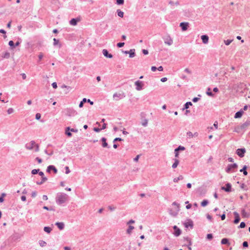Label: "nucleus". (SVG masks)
Masks as SVG:
<instances>
[{
    "label": "nucleus",
    "mask_w": 250,
    "mask_h": 250,
    "mask_svg": "<svg viewBox=\"0 0 250 250\" xmlns=\"http://www.w3.org/2000/svg\"><path fill=\"white\" fill-rule=\"evenodd\" d=\"M125 97V95L124 92L122 93H115L113 95V99L116 101H118L120 99Z\"/></svg>",
    "instance_id": "obj_1"
},
{
    "label": "nucleus",
    "mask_w": 250,
    "mask_h": 250,
    "mask_svg": "<svg viewBox=\"0 0 250 250\" xmlns=\"http://www.w3.org/2000/svg\"><path fill=\"white\" fill-rule=\"evenodd\" d=\"M135 85H136V89L137 91H140L143 89L144 84L142 81H137L135 82Z\"/></svg>",
    "instance_id": "obj_2"
},
{
    "label": "nucleus",
    "mask_w": 250,
    "mask_h": 250,
    "mask_svg": "<svg viewBox=\"0 0 250 250\" xmlns=\"http://www.w3.org/2000/svg\"><path fill=\"white\" fill-rule=\"evenodd\" d=\"M56 202L58 205H62V193L59 192L57 193Z\"/></svg>",
    "instance_id": "obj_3"
},
{
    "label": "nucleus",
    "mask_w": 250,
    "mask_h": 250,
    "mask_svg": "<svg viewBox=\"0 0 250 250\" xmlns=\"http://www.w3.org/2000/svg\"><path fill=\"white\" fill-rule=\"evenodd\" d=\"M51 171H52L55 174H56L58 172L57 169L54 166L49 165L47 167L46 172L48 173H50Z\"/></svg>",
    "instance_id": "obj_4"
},
{
    "label": "nucleus",
    "mask_w": 250,
    "mask_h": 250,
    "mask_svg": "<svg viewBox=\"0 0 250 250\" xmlns=\"http://www.w3.org/2000/svg\"><path fill=\"white\" fill-rule=\"evenodd\" d=\"M246 152V149L245 148H238L236 150V153L241 158L244 156L245 153Z\"/></svg>",
    "instance_id": "obj_5"
},
{
    "label": "nucleus",
    "mask_w": 250,
    "mask_h": 250,
    "mask_svg": "<svg viewBox=\"0 0 250 250\" xmlns=\"http://www.w3.org/2000/svg\"><path fill=\"white\" fill-rule=\"evenodd\" d=\"M164 40L165 43L168 45H171L173 43V40L169 36H167L164 37Z\"/></svg>",
    "instance_id": "obj_6"
},
{
    "label": "nucleus",
    "mask_w": 250,
    "mask_h": 250,
    "mask_svg": "<svg viewBox=\"0 0 250 250\" xmlns=\"http://www.w3.org/2000/svg\"><path fill=\"white\" fill-rule=\"evenodd\" d=\"M237 167V165L235 163L233 164H229L227 168L226 169V171L229 173L231 171L232 169L236 168Z\"/></svg>",
    "instance_id": "obj_7"
},
{
    "label": "nucleus",
    "mask_w": 250,
    "mask_h": 250,
    "mask_svg": "<svg viewBox=\"0 0 250 250\" xmlns=\"http://www.w3.org/2000/svg\"><path fill=\"white\" fill-rule=\"evenodd\" d=\"M35 143L34 141H31L29 143H27L25 145V148L28 150H32L34 147Z\"/></svg>",
    "instance_id": "obj_8"
},
{
    "label": "nucleus",
    "mask_w": 250,
    "mask_h": 250,
    "mask_svg": "<svg viewBox=\"0 0 250 250\" xmlns=\"http://www.w3.org/2000/svg\"><path fill=\"white\" fill-rule=\"evenodd\" d=\"M221 188L222 190H224L226 192H230L231 190V185L230 183H227L226 185V187H222Z\"/></svg>",
    "instance_id": "obj_9"
},
{
    "label": "nucleus",
    "mask_w": 250,
    "mask_h": 250,
    "mask_svg": "<svg viewBox=\"0 0 250 250\" xmlns=\"http://www.w3.org/2000/svg\"><path fill=\"white\" fill-rule=\"evenodd\" d=\"M81 20L80 18H75V19H71L70 21H69V23L70 25H72V26H75L77 25L78 22L80 21Z\"/></svg>",
    "instance_id": "obj_10"
},
{
    "label": "nucleus",
    "mask_w": 250,
    "mask_h": 250,
    "mask_svg": "<svg viewBox=\"0 0 250 250\" xmlns=\"http://www.w3.org/2000/svg\"><path fill=\"white\" fill-rule=\"evenodd\" d=\"M189 23L188 22H181L180 26L182 28L183 31H186L188 29Z\"/></svg>",
    "instance_id": "obj_11"
},
{
    "label": "nucleus",
    "mask_w": 250,
    "mask_h": 250,
    "mask_svg": "<svg viewBox=\"0 0 250 250\" xmlns=\"http://www.w3.org/2000/svg\"><path fill=\"white\" fill-rule=\"evenodd\" d=\"M173 229L175 230V231L174 232V234L176 236H178L181 234V231L176 226H174L173 227Z\"/></svg>",
    "instance_id": "obj_12"
},
{
    "label": "nucleus",
    "mask_w": 250,
    "mask_h": 250,
    "mask_svg": "<svg viewBox=\"0 0 250 250\" xmlns=\"http://www.w3.org/2000/svg\"><path fill=\"white\" fill-rule=\"evenodd\" d=\"M201 39L203 43L207 44L208 43L209 38L207 35H204L201 36Z\"/></svg>",
    "instance_id": "obj_13"
},
{
    "label": "nucleus",
    "mask_w": 250,
    "mask_h": 250,
    "mask_svg": "<svg viewBox=\"0 0 250 250\" xmlns=\"http://www.w3.org/2000/svg\"><path fill=\"white\" fill-rule=\"evenodd\" d=\"M103 54L104 57L108 58H112L113 56L111 54H109L108 51L106 49L103 50Z\"/></svg>",
    "instance_id": "obj_14"
},
{
    "label": "nucleus",
    "mask_w": 250,
    "mask_h": 250,
    "mask_svg": "<svg viewBox=\"0 0 250 250\" xmlns=\"http://www.w3.org/2000/svg\"><path fill=\"white\" fill-rule=\"evenodd\" d=\"M185 227L188 228V227H190L191 228H192L193 224L192 221L191 220H188L187 222L184 223Z\"/></svg>",
    "instance_id": "obj_15"
},
{
    "label": "nucleus",
    "mask_w": 250,
    "mask_h": 250,
    "mask_svg": "<svg viewBox=\"0 0 250 250\" xmlns=\"http://www.w3.org/2000/svg\"><path fill=\"white\" fill-rule=\"evenodd\" d=\"M233 214H234V216H235V219L234 220V224H237L240 221L239 215L238 213H237V212H234Z\"/></svg>",
    "instance_id": "obj_16"
},
{
    "label": "nucleus",
    "mask_w": 250,
    "mask_h": 250,
    "mask_svg": "<svg viewBox=\"0 0 250 250\" xmlns=\"http://www.w3.org/2000/svg\"><path fill=\"white\" fill-rule=\"evenodd\" d=\"M185 149V147L183 146H178V147H177V148H176L175 149V157H178V151L179 150H184Z\"/></svg>",
    "instance_id": "obj_17"
},
{
    "label": "nucleus",
    "mask_w": 250,
    "mask_h": 250,
    "mask_svg": "<svg viewBox=\"0 0 250 250\" xmlns=\"http://www.w3.org/2000/svg\"><path fill=\"white\" fill-rule=\"evenodd\" d=\"M179 209H178V208H175L174 210H173L172 209H170L169 210V214L172 216H176L178 212H179Z\"/></svg>",
    "instance_id": "obj_18"
},
{
    "label": "nucleus",
    "mask_w": 250,
    "mask_h": 250,
    "mask_svg": "<svg viewBox=\"0 0 250 250\" xmlns=\"http://www.w3.org/2000/svg\"><path fill=\"white\" fill-rule=\"evenodd\" d=\"M72 89V88L69 86H66L63 84V93L67 94Z\"/></svg>",
    "instance_id": "obj_19"
},
{
    "label": "nucleus",
    "mask_w": 250,
    "mask_h": 250,
    "mask_svg": "<svg viewBox=\"0 0 250 250\" xmlns=\"http://www.w3.org/2000/svg\"><path fill=\"white\" fill-rule=\"evenodd\" d=\"M134 51H135L134 49H131L129 51H126L125 52V53H126V54L129 53V57L130 58H133L135 55Z\"/></svg>",
    "instance_id": "obj_20"
},
{
    "label": "nucleus",
    "mask_w": 250,
    "mask_h": 250,
    "mask_svg": "<svg viewBox=\"0 0 250 250\" xmlns=\"http://www.w3.org/2000/svg\"><path fill=\"white\" fill-rule=\"evenodd\" d=\"M101 140L102 141V146L103 147H109L108 146V144L106 142V138H102Z\"/></svg>",
    "instance_id": "obj_21"
},
{
    "label": "nucleus",
    "mask_w": 250,
    "mask_h": 250,
    "mask_svg": "<svg viewBox=\"0 0 250 250\" xmlns=\"http://www.w3.org/2000/svg\"><path fill=\"white\" fill-rule=\"evenodd\" d=\"M243 111H242V110H240L239 111H238L235 114V116H234V117L235 118H240L241 117V116H242L243 115Z\"/></svg>",
    "instance_id": "obj_22"
},
{
    "label": "nucleus",
    "mask_w": 250,
    "mask_h": 250,
    "mask_svg": "<svg viewBox=\"0 0 250 250\" xmlns=\"http://www.w3.org/2000/svg\"><path fill=\"white\" fill-rule=\"evenodd\" d=\"M47 180V178L46 177H42V180L40 182L37 181L36 182V183L38 185H41L43 184L45 181Z\"/></svg>",
    "instance_id": "obj_23"
},
{
    "label": "nucleus",
    "mask_w": 250,
    "mask_h": 250,
    "mask_svg": "<svg viewBox=\"0 0 250 250\" xmlns=\"http://www.w3.org/2000/svg\"><path fill=\"white\" fill-rule=\"evenodd\" d=\"M169 4L171 6H174L175 5L177 6L179 5V2L178 0H176V1L170 0L169 1Z\"/></svg>",
    "instance_id": "obj_24"
},
{
    "label": "nucleus",
    "mask_w": 250,
    "mask_h": 250,
    "mask_svg": "<svg viewBox=\"0 0 250 250\" xmlns=\"http://www.w3.org/2000/svg\"><path fill=\"white\" fill-rule=\"evenodd\" d=\"M65 134L66 135H67L69 137L71 136L72 134H71V131L70 130V127H66V128L65 129Z\"/></svg>",
    "instance_id": "obj_25"
},
{
    "label": "nucleus",
    "mask_w": 250,
    "mask_h": 250,
    "mask_svg": "<svg viewBox=\"0 0 250 250\" xmlns=\"http://www.w3.org/2000/svg\"><path fill=\"white\" fill-rule=\"evenodd\" d=\"M221 244L223 245L226 244L229 245L230 244V243L229 242V240L227 238L222 239L221 240Z\"/></svg>",
    "instance_id": "obj_26"
},
{
    "label": "nucleus",
    "mask_w": 250,
    "mask_h": 250,
    "mask_svg": "<svg viewBox=\"0 0 250 250\" xmlns=\"http://www.w3.org/2000/svg\"><path fill=\"white\" fill-rule=\"evenodd\" d=\"M43 230L45 232H46L47 233H49L51 231L52 229L49 227H44L43 228Z\"/></svg>",
    "instance_id": "obj_27"
},
{
    "label": "nucleus",
    "mask_w": 250,
    "mask_h": 250,
    "mask_svg": "<svg viewBox=\"0 0 250 250\" xmlns=\"http://www.w3.org/2000/svg\"><path fill=\"white\" fill-rule=\"evenodd\" d=\"M247 168V167L246 166H244L243 167L242 169H240V172H243V174L245 175H247L248 174V172L247 171H246V169Z\"/></svg>",
    "instance_id": "obj_28"
},
{
    "label": "nucleus",
    "mask_w": 250,
    "mask_h": 250,
    "mask_svg": "<svg viewBox=\"0 0 250 250\" xmlns=\"http://www.w3.org/2000/svg\"><path fill=\"white\" fill-rule=\"evenodd\" d=\"M192 104L191 103V102H187L185 105H184V107L183 108V110H184V109H187L188 107H189V105H192Z\"/></svg>",
    "instance_id": "obj_29"
},
{
    "label": "nucleus",
    "mask_w": 250,
    "mask_h": 250,
    "mask_svg": "<svg viewBox=\"0 0 250 250\" xmlns=\"http://www.w3.org/2000/svg\"><path fill=\"white\" fill-rule=\"evenodd\" d=\"M242 215L244 217H249V215L244 209H243L241 211Z\"/></svg>",
    "instance_id": "obj_30"
},
{
    "label": "nucleus",
    "mask_w": 250,
    "mask_h": 250,
    "mask_svg": "<svg viewBox=\"0 0 250 250\" xmlns=\"http://www.w3.org/2000/svg\"><path fill=\"white\" fill-rule=\"evenodd\" d=\"M134 229V227L132 226H129L128 229L126 230V232L130 234H131L132 230Z\"/></svg>",
    "instance_id": "obj_31"
},
{
    "label": "nucleus",
    "mask_w": 250,
    "mask_h": 250,
    "mask_svg": "<svg viewBox=\"0 0 250 250\" xmlns=\"http://www.w3.org/2000/svg\"><path fill=\"white\" fill-rule=\"evenodd\" d=\"M179 161L178 159H175L174 163L173 164L172 167L173 168H175L178 165Z\"/></svg>",
    "instance_id": "obj_32"
},
{
    "label": "nucleus",
    "mask_w": 250,
    "mask_h": 250,
    "mask_svg": "<svg viewBox=\"0 0 250 250\" xmlns=\"http://www.w3.org/2000/svg\"><path fill=\"white\" fill-rule=\"evenodd\" d=\"M55 225L60 230H62V222H57Z\"/></svg>",
    "instance_id": "obj_33"
},
{
    "label": "nucleus",
    "mask_w": 250,
    "mask_h": 250,
    "mask_svg": "<svg viewBox=\"0 0 250 250\" xmlns=\"http://www.w3.org/2000/svg\"><path fill=\"white\" fill-rule=\"evenodd\" d=\"M87 99L86 98H83V100L80 102L79 104V107L81 108L83 106L84 103L86 102Z\"/></svg>",
    "instance_id": "obj_34"
},
{
    "label": "nucleus",
    "mask_w": 250,
    "mask_h": 250,
    "mask_svg": "<svg viewBox=\"0 0 250 250\" xmlns=\"http://www.w3.org/2000/svg\"><path fill=\"white\" fill-rule=\"evenodd\" d=\"M8 44L11 48L13 49V48H15V43L13 41H10L8 42Z\"/></svg>",
    "instance_id": "obj_35"
},
{
    "label": "nucleus",
    "mask_w": 250,
    "mask_h": 250,
    "mask_svg": "<svg viewBox=\"0 0 250 250\" xmlns=\"http://www.w3.org/2000/svg\"><path fill=\"white\" fill-rule=\"evenodd\" d=\"M183 179V177L182 175L179 176L177 178H175L173 179V181L175 183L178 182L179 180Z\"/></svg>",
    "instance_id": "obj_36"
},
{
    "label": "nucleus",
    "mask_w": 250,
    "mask_h": 250,
    "mask_svg": "<svg viewBox=\"0 0 250 250\" xmlns=\"http://www.w3.org/2000/svg\"><path fill=\"white\" fill-rule=\"evenodd\" d=\"M118 16L121 18H123L124 16V12L120 10H117Z\"/></svg>",
    "instance_id": "obj_37"
},
{
    "label": "nucleus",
    "mask_w": 250,
    "mask_h": 250,
    "mask_svg": "<svg viewBox=\"0 0 250 250\" xmlns=\"http://www.w3.org/2000/svg\"><path fill=\"white\" fill-rule=\"evenodd\" d=\"M208 203V200H203L201 203V205L202 207H205L206 206H207Z\"/></svg>",
    "instance_id": "obj_38"
},
{
    "label": "nucleus",
    "mask_w": 250,
    "mask_h": 250,
    "mask_svg": "<svg viewBox=\"0 0 250 250\" xmlns=\"http://www.w3.org/2000/svg\"><path fill=\"white\" fill-rule=\"evenodd\" d=\"M148 124V120L147 119H144L142 122V125L144 126H146Z\"/></svg>",
    "instance_id": "obj_39"
},
{
    "label": "nucleus",
    "mask_w": 250,
    "mask_h": 250,
    "mask_svg": "<svg viewBox=\"0 0 250 250\" xmlns=\"http://www.w3.org/2000/svg\"><path fill=\"white\" fill-rule=\"evenodd\" d=\"M39 242L40 246L42 247H43L46 245V243L43 240H40Z\"/></svg>",
    "instance_id": "obj_40"
},
{
    "label": "nucleus",
    "mask_w": 250,
    "mask_h": 250,
    "mask_svg": "<svg viewBox=\"0 0 250 250\" xmlns=\"http://www.w3.org/2000/svg\"><path fill=\"white\" fill-rule=\"evenodd\" d=\"M39 171L40 169H34L31 171V174L33 175L37 174Z\"/></svg>",
    "instance_id": "obj_41"
},
{
    "label": "nucleus",
    "mask_w": 250,
    "mask_h": 250,
    "mask_svg": "<svg viewBox=\"0 0 250 250\" xmlns=\"http://www.w3.org/2000/svg\"><path fill=\"white\" fill-rule=\"evenodd\" d=\"M6 196V194L2 193L0 196V203H2L4 201V197Z\"/></svg>",
    "instance_id": "obj_42"
},
{
    "label": "nucleus",
    "mask_w": 250,
    "mask_h": 250,
    "mask_svg": "<svg viewBox=\"0 0 250 250\" xmlns=\"http://www.w3.org/2000/svg\"><path fill=\"white\" fill-rule=\"evenodd\" d=\"M232 40H224V42L226 45H229L232 42Z\"/></svg>",
    "instance_id": "obj_43"
},
{
    "label": "nucleus",
    "mask_w": 250,
    "mask_h": 250,
    "mask_svg": "<svg viewBox=\"0 0 250 250\" xmlns=\"http://www.w3.org/2000/svg\"><path fill=\"white\" fill-rule=\"evenodd\" d=\"M2 57L4 58H8L10 57V53L8 52H5Z\"/></svg>",
    "instance_id": "obj_44"
},
{
    "label": "nucleus",
    "mask_w": 250,
    "mask_h": 250,
    "mask_svg": "<svg viewBox=\"0 0 250 250\" xmlns=\"http://www.w3.org/2000/svg\"><path fill=\"white\" fill-rule=\"evenodd\" d=\"M53 41H54V42H53L54 45H56L58 44L59 42V40L56 39V38H54Z\"/></svg>",
    "instance_id": "obj_45"
},
{
    "label": "nucleus",
    "mask_w": 250,
    "mask_h": 250,
    "mask_svg": "<svg viewBox=\"0 0 250 250\" xmlns=\"http://www.w3.org/2000/svg\"><path fill=\"white\" fill-rule=\"evenodd\" d=\"M124 0H117L116 3L119 5L123 4Z\"/></svg>",
    "instance_id": "obj_46"
},
{
    "label": "nucleus",
    "mask_w": 250,
    "mask_h": 250,
    "mask_svg": "<svg viewBox=\"0 0 250 250\" xmlns=\"http://www.w3.org/2000/svg\"><path fill=\"white\" fill-rule=\"evenodd\" d=\"M35 118H36V119H37L38 120H40L41 118V114L39 113H37L36 114Z\"/></svg>",
    "instance_id": "obj_47"
},
{
    "label": "nucleus",
    "mask_w": 250,
    "mask_h": 250,
    "mask_svg": "<svg viewBox=\"0 0 250 250\" xmlns=\"http://www.w3.org/2000/svg\"><path fill=\"white\" fill-rule=\"evenodd\" d=\"M187 136L189 138H192L193 137V133L190 132L188 131L187 133Z\"/></svg>",
    "instance_id": "obj_48"
},
{
    "label": "nucleus",
    "mask_w": 250,
    "mask_h": 250,
    "mask_svg": "<svg viewBox=\"0 0 250 250\" xmlns=\"http://www.w3.org/2000/svg\"><path fill=\"white\" fill-rule=\"evenodd\" d=\"M185 72H186L188 74H191V71L188 68H186L184 70Z\"/></svg>",
    "instance_id": "obj_49"
},
{
    "label": "nucleus",
    "mask_w": 250,
    "mask_h": 250,
    "mask_svg": "<svg viewBox=\"0 0 250 250\" xmlns=\"http://www.w3.org/2000/svg\"><path fill=\"white\" fill-rule=\"evenodd\" d=\"M124 45H125L124 42H119V43H117V46L118 47L121 48V47H122L123 46H124Z\"/></svg>",
    "instance_id": "obj_50"
},
{
    "label": "nucleus",
    "mask_w": 250,
    "mask_h": 250,
    "mask_svg": "<svg viewBox=\"0 0 250 250\" xmlns=\"http://www.w3.org/2000/svg\"><path fill=\"white\" fill-rule=\"evenodd\" d=\"M68 196L66 194H63V202H64L66 201H67L68 200Z\"/></svg>",
    "instance_id": "obj_51"
},
{
    "label": "nucleus",
    "mask_w": 250,
    "mask_h": 250,
    "mask_svg": "<svg viewBox=\"0 0 250 250\" xmlns=\"http://www.w3.org/2000/svg\"><path fill=\"white\" fill-rule=\"evenodd\" d=\"M14 112V109L12 108H9L7 110V113L8 114H12Z\"/></svg>",
    "instance_id": "obj_52"
},
{
    "label": "nucleus",
    "mask_w": 250,
    "mask_h": 250,
    "mask_svg": "<svg viewBox=\"0 0 250 250\" xmlns=\"http://www.w3.org/2000/svg\"><path fill=\"white\" fill-rule=\"evenodd\" d=\"M172 206H175L176 207V208H178V209H179V205L178 203L174 202L172 203Z\"/></svg>",
    "instance_id": "obj_53"
},
{
    "label": "nucleus",
    "mask_w": 250,
    "mask_h": 250,
    "mask_svg": "<svg viewBox=\"0 0 250 250\" xmlns=\"http://www.w3.org/2000/svg\"><path fill=\"white\" fill-rule=\"evenodd\" d=\"M108 208L109 210L111 211H113L116 208L114 207L113 206H109L108 207Z\"/></svg>",
    "instance_id": "obj_54"
},
{
    "label": "nucleus",
    "mask_w": 250,
    "mask_h": 250,
    "mask_svg": "<svg viewBox=\"0 0 250 250\" xmlns=\"http://www.w3.org/2000/svg\"><path fill=\"white\" fill-rule=\"evenodd\" d=\"M245 226H246V224H245V223L244 222H241V223H240V226H239V227L240 228H245Z\"/></svg>",
    "instance_id": "obj_55"
},
{
    "label": "nucleus",
    "mask_w": 250,
    "mask_h": 250,
    "mask_svg": "<svg viewBox=\"0 0 250 250\" xmlns=\"http://www.w3.org/2000/svg\"><path fill=\"white\" fill-rule=\"evenodd\" d=\"M213 236L212 234H208L207 235V238L209 240H211Z\"/></svg>",
    "instance_id": "obj_56"
},
{
    "label": "nucleus",
    "mask_w": 250,
    "mask_h": 250,
    "mask_svg": "<svg viewBox=\"0 0 250 250\" xmlns=\"http://www.w3.org/2000/svg\"><path fill=\"white\" fill-rule=\"evenodd\" d=\"M34 146H35V151L36 152L39 151V145L36 144L35 143V145Z\"/></svg>",
    "instance_id": "obj_57"
},
{
    "label": "nucleus",
    "mask_w": 250,
    "mask_h": 250,
    "mask_svg": "<svg viewBox=\"0 0 250 250\" xmlns=\"http://www.w3.org/2000/svg\"><path fill=\"white\" fill-rule=\"evenodd\" d=\"M35 160L38 162V163L41 164L42 162V159L39 157H36Z\"/></svg>",
    "instance_id": "obj_58"
},
{
    "label": "nucleus",
    "mask_w": 250,
    "mask_h": 250,
    "mask_svg": "<svg viewBox=\"0 0 250 250\" xmlns=\"http://www.w3.org/2000/svg\"><path fill=\"white\" fill-rule=\"evenodd\" d=\"M65 173L66 174H68L69 173H70V171L68 167H65Z\"/></svg>",
    "instance_id": "obj_59"
},
{
    "label": "nucleus",
    "mask_w": 250,
    "mask_h": 250,
    "mask_svg": "<svg viewBox=\"0 0 250 250\" xmlns=\"http://www.w3.org/2000/svg\"><path fill=\"white\" fill-rule=\"evenodd\" d=\"M52 86L54 89H56L57 87V83L56 82H54L52 83Z\"/></svg>",
    "instance_id": "obj_60"
},
{
    "label": "nucleus",
    "mask_w": 250,
    "mask_h": 250,
    "mask_svg": "<svg viewBox=\"0 0 250 250\" xmlns=\"http://www.w3.org/2000/svg\"><path fill=\"white\" fill-rule=\"evenodd\" d=\"M43 57V55L42 53H40V54L38 56L39 60H41Z\"/></svg>",
    "instance_id": "obj_61"
},
{
    "label": "nucleus",
    "mask_w": 250,
    "mask_h": 250,
    "mask_svg": "<svg viewBox=\"0 0 250 250\" xmlns=\"http://www.w3.org/2000/svg\"><path fill=\"white\" fill-rule=\"evenodd\" d=\"M38 173H39V175L41 176L42 178V177H45L44 176V173L43 172L39 171Z\"/></svg>",
    "instance_id": "obj_62"
},
{
    "label": "nucleus",
    "mask_w": 250,
    "mask_h": 250,
    "mask_svg": "<svg viewBox=\"0 0 250 250\" xmlns=\"http://www.w3.org/2000/svg\"><path fill=\"white\" fill-rule=\"evenodd\" d=\"M93 130L95 132H100L102 130V129L101 128H99L94 127Z\"/></svg>",
    "instance_id": "obj_63"
},
{
    "label": "nucleus",
    "mask_w": 250,
    "mask_h": 250,
    "mask_svg": "<svg viewBox=\"0 0 250 250\" xmlns=\"http://www.w3.org/2000/svg\"><path fill=\"white\" fill-rule=\"evenodd\" d=\"M243 246L244 247H248V243L247 241H245L243 243Z\"/></svg>",
    "instance_id": "obj_64"
}]
</instances>
